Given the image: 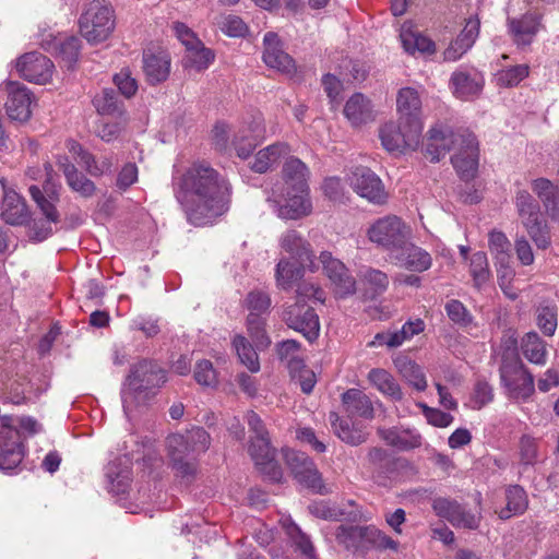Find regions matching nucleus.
<instances>
[{"instance_id": "nucleus-1", "label": "nucleus", "mask_w": 559, "mask_h": 559, "mask_svg": "<svg viewBox=\"0 0 559 559\" xmlns=\"http://www.w3.org/2000/svg\"><path fill=\"white\" fill-rule=\"evenodd\" d=\"M174 193L194 226L211 224L229 210L231 186L209 163L194 162L174 182Z\"/></svg>"}, {"instance_id": "nucleus-2", "label": "nucleus", "mask_w": 559, "mask_h": 559, "mask_svg": "<svg viewBox=\"0 0 559 559\" xmlns=\"http://www.w3.org/2000/svg\"><path fill=\"white\" fill-rule=\"evenodd\" d=\"M516 338L512 336L506 341L499 368L500 382L509 399L526 402L535 392V381L516 353Z\"/></svg>"}, {"instance_id": "nucleus-3", "label": "nucleus", "mask_w": 559, "mask_h": 559, "mask_svg": "<svg viewBox=\"0 0 559 559\" xmlns=\"http://www.w3.org/2000/svg\"><path fill=\"white\" fill-rule=\"evenodd\" d=\"M166 382V373L155 362L142 359L130 368L121 388V401L127 417L147 396V391L162 386Z\"/></svg>"}, {"instance_id": "nucleus-4", "label": "nucleus", "mask_w": 559, "mask_h": 559, "mask_svg": "<svg viewBox=\"0 0 559 559\" xmlns=\"http://www.w3.org/2000/svg\"><path fill=\"white\" fill-rule=\"evenodd\" d=\"M82 36L91 44L105 41L115 29L112 7L105 0L86 3L79 19Z\"/></svg>"}, {"instance_id": "nucleus-5", "label": "nucleus", "mask_w": 559, "mask_h": 559, "mask_svg": "<svg viewBox=\"0 0 559 559\" xmlns=\"http://www.w3.org/2000/svg\"><path fill=\"white\" fill-rule=\"evenodd\" d=\"M514 204L521 223L537 248L547 249L550 246V231L543 219L540 205L526 190H519L514 198Z\"/></svg>"}, {"instance_id": "nucleus-6", "label": "nucleus", "mask_w": 559, "mask_h": 559, "mask_svg": "<svg viewBox=\"0 0 559 559\" xmlns=\"http://www.w3.org/2000/svg\"><path fill=\"white\" fill-rule=\"evenodd\" d=\"M423 133V122L389 121L380 127L379 138L382 146L390 153H403L406 150H416Z\"/></svg>"}, {"instance_id": "nucleus-7", "label": "nucleus", "mask_w": 559, "mask_h": 559, "mask_svg": "<svg viewBox=\"0 0 559 559\" xmlns=\"http://www.w3.org/2000/svg\"><path fill=\"white\" fill-rule=\"evenodd\" d=\"M408 226L397 216L388 215L377 219L367 231L368 239L393 253L409 238Z\"/></svg>"}, {"instance_id": "nucleus-8", "label": "nucleus", "mask_w": 559, "mask_h": 559, "mask_svg": "<svg viewBox=\"0 0 559 559\" xmlns=\"http://www.w3.org/2000/svg\"><path fill=\"white\" fill-rule=\"evenodd\" d=\"M25 454L20 430L14 427V417L0 418V469L10 472L23 461Z\"/></svg>"}, {"instance_id": "nucleus-9", "label": "nucleus", "mask_w": 559, "mask_h": 559, "mask_svg": "<svg viewBox=\"0 0 559 559\" xmlns=\"http://www.w3.org/2000/svg\"><path fill=\"white\" fill-rule=\"evenodd\" d=\"M28 191L41 214L45 216V219L33 221L29 226V237L35 241H44L53 233L51 225L60 222V213L56 207V203L59 199L55 192H51L49 198H46L37 186H31Z\"/></svg>"}, {"instance_id": "nucleus-10", "label": "nucleus", "mask_w": 559, "mask_h": 559, "mask_svg": "<svg viewBox=\"0 0 559 559\" xmlns=\"http://www.w3.org/2000/svg\"><path fill=\"white\" fill-rule=\"evenodd\" d=\"M267 201L277 206L280 217L287 219L301 218L312 211L309 188L302 192L292 189H272V195L267 198Z\"/></svg>"}, {"instance_id": "nucleus-11", "label": "nucleus", "mask_w": 559, "mask_h": 559, "mask_svg": "<svg viewBox=\"0 0 559 559\" xmlns=\"http://www.w3.org/2000/svg\"><path fill=\"white\" fill-rule=\"evenodd\" d=\"M352 189L370 203L382 205L388 201V192L380 177L371 169L358 166L347 176Z\"/></svg>"}, {"instance_id": "nucleus-12", "label": "nucleus", "mask_w": 559, "mask_h": 559, "mask_svg": "<svg viewBox=\"0 0 559 559\" xmlns=\"http://www.w3.org/2000/svg\"><path fill=\"white\" fill-rule=\"evenodd\" d=\"M284 321L290 329L301 333L309 342L317 340L319 336L320 322L318 314L313 308L299 299L285 309Z\"/></svg>"}, {"instance_id": "nucleus-13", "label": "nucleus", "mask_w": 559, "mask_h": 559, "mask_svg": "<svg viewBox=\"0 0 559 559\" xmlns=\"http://www.w3.org/2000/svg\"><path fill=\"white\" fill-rule=\"evenodd\" d=\"M478 156L479 148L476 136L468 131H463L460 136L459 152L451 158L453 167L462 179L468 181L475 177L478 168Z\"/></svg>"}, {"instance_id": "nucleus-14", "label": "nucleus", "mask_w": 559, "mask_h": 559, "mask_svg": "<svg viewBox=\"0 0 559 559\" xmlns=\"http://www.w3.org/2000/svg\"><path fill=\"white\" fill-rule=\"evenodd\" d=\"M284 459L298 483L313 490L321 488V475L313 461L306 453L286 449L284 450Z\"/></svg>"}, {"instance_id": "nucleus-15", "label": "nucleus", "mask_w": 559, "mask_h": 559, "mask_svg": "<svg viewBox=\"0 0 559 559\" xmlns=\"http://www.w3.org/2000/svg\"><path fill=\"white\" fill-rule=\"evenodd\" d=\"M319 259L338 297L344 298L356 292V281L342 261L328 251H322Z\"/></svg>"}, {"instance_id": "nucleus-16", "label": "nucleus", "mask_w": 559, "mask_h": 559, "mask_svg": "<svg viewBox=\"0 0 559 559\" xmlns=\"http://www.w3.org/2000/svg\"><path fill=\"white\" fill-rule=\"evenodd\" d=\"M248 451L262 474L274 483L282 480L283 473L275 461V449L271 445L270 436L250 439Z\"/></svg>"}, {"instance_id": "nucleus-17", "label": "nucleus", "mask_w": 559, "mask_h": 559, "mask_svg": "<svg viewBox=\"0 0 559 559\" xmlns=\"http://www.w3.org/2000/svg\"><path fill=\"white\" fill-rule=\"evenodd\" d=\"M463 132L454 133L451 128L437 123L428 131L425 145V156L431 163L439 162L451 148L460 145V136Z\"/></svg>"}, {"instance_id": "nucleus-18", "label": "nucleus", "mask_w": 559, "mask_h": 559, "mask_svg": "<svg viewBox=\"0 0 559 559\" xmlns=\"http://www.w3.org/2000/svg\"><path fill=\"white\" fill-rule=\"evenodd\" d=\"M52 61L46 56L32 51L23 55L16 61V70L28 82L46 84L50 81L53 71Z\"/></svg>"}, {"instance_id": "nucleus-19", "label": "nucleus", "mask_w": 559, "mask_h": 559, "mask_svg": "<svg viewBox=\"0 0 559 559\" xmlns=\"http://www.w3.org/2000/svg\"><path fill=\"white\" fill-rule=\"evenodd\" d=\"M263 46V61L269 68L287 75L296 72V63L294 59L284 51L282 41L276 33H265Z\"/></svg>"}, {"instance_id": "nucleus-20", "label": "nucleus", "mask_w": 559, "mask_h": 559, "mask_svg": "<svg viewBox=\"0 0 559 559\" xmlns=\"http://www.w3.org/2000/svg\"><path fill=\"white\" fill-rule=\"evenodd\" d=\"M8 99L5 103L7 114L15 121H27L32 115L33 96L29 90L19 82L7 83Z\"/></svg>"}, {"instance_id": "nucleus-21", "label": "nucleus", "mask_w": 559, "mask_h": 559, "mask_svg": "<svg viewBox=\"0 0 559 559\" xmlns=\"http://www.w3.org/2000/svg\"><path fill=\"white\" fill-rule=\"evenodd\" d=\"M507 25L518 47L530 46L542 26L540 16L532 12L524 13L520 17H508Z\"/></svg>"}, {"instance_id": "nucleus-22", "label": "nucleus", "mask_w": 559, "mask_h": 559, "mask_svg": "<svg viewBox=\"0 0 559 559\" xmlns=\"http://www.w3.org/2000/svg\"><path fill=\"white\" fill-rule=\"evenodd\" d=\"M392 259L400 267L412 272H425L432 265V258L428 251L407 241L392 253Z\"/></svg>"}, {"instance_id": "nucleus-23", "label": "nucleus", "mask_w": 559, "mask_h": 559, "mask_svg": "<svg viewBox=\"0 0 559 559\" xmlns=\"http://www.w3.org/2000/svg\"><path fill=\"white\" fill-rule=\"evenodd\" d=\"M167 448L173 467L178 475L186 477L195 473V464L187 460V456L193 452L190 450V443L185 435L174 433L169 436L167 438Z\"/></svg>"}, {"instance_id": "nucleus-24", "label": "nucleus", "mask_w": 559, "mask_h": 559, "mask_svg": "<svg viewBox=\"0 0 559 559\" xmlns=\"http://www.w3.org/2000/svg\"><path fill=\"white\" fill-rule=\"evenodd\" d=\"M3 188V198L0 216L9 225H23L28 219V211L24 200L11 189H7L4 179L0 180Z\"/></svg>"}, {"instance_id": "nucleus-25", "label": "nucleus", "mask_w": 559, "mask_h": 559, "mask_svg": "<svg viewBox=\"0 0 559 559\" xmlns=\"http://www.w3.org/2000/svg\"><path fill=\"white\" fill-rule=\"evenodd\" d=\"M283 185L273 189H292L299 192L306 191L308 186L309 169L307 165L297 157L286 158L282 169Z\"/></svg>"}, {"instance_id": "nucleus-26", "label": "nucleus", "mask_w": 559, "mask_h": 559, "mask_svg": "<svg viewBox=\"0 0 559 559\" xmlns=\"http://www.w3.org/2000/svg\"><path fill=\"white\" fill-rule=\"evenodd\" d=\"M344 115L354 127H360L376 119L371 100L361 93L353 94L344 106Z\"/></svg>"}, {"instance_id": "nucleus-27", "label": "nucleus", "mask_w": 559, "mask_h": 559, "mask_svg": "<svg viewBox=\"0 0 559 559\" xmlns=\"http://www.w3.org/2000/svg\"><path fill=\"white\" fill-rule=\"evenodd\" d=\"M450 85L453 94L459 99L469 100L480 94L484 87V79L481 75H472L467 71L457 70L452 73Z\"/></svg>"}, {"instance_id": "nucleus-28", "label": "nucleus", "mask_w": 559, "mask_h": 559, "mask_svg": "<svg viewBox=\"0 0 559 559\" xmlns=\"http://www.w3.org/2000/svg\"><path fill=\"white\" fill-rule=\"evenodd\" d=\"M59 169L62 170L69 187L83 198H91L96 191L95 183L86 176L81 174L78 168L69 160V157L61 155L57 159Z\"/></svg>"}, {"instance_id": "nucleus-29", "label": "nucleus", "mask_w": 559, "mask_h": 559, "mask_svg": "<svg viewBox=\"0 0 559 559\" xmlns=\"http://www.w3.org/2000/svg\"><path fill=\"white\" fill-rule=\"evenodd\" d=\"M531 188L543 203L547 215L552 221H559V187L547 178H537L531 182Z\"/></svg>"}, {"instance_id": "nucleus-30", "label": "nucleus", "mask_w": 559, "mask_h": 559, "mask_svg": "<svg viewBox=\"0 0 559 559\" xmlns=\"http://www.w3.org/2000/svg\"><path fill=\"white\" fill-rule=\"evenodd\" d=\"M329 420L333 432L345 443L359 445L367 441L368 432L362 428L355 426L349 419L341 418L335 412L329 414Z\"/></svg>"}, {"instance_id": "nucleus-31", "label": "nucleus", "mask_w": 559, "mask_h": 559, "mask_svg": "<svg viewBox=\"0 0 559 559\" xmlns=\"http://www.w3.org/2000/svg\"><path fill=\"white\" fill-rule=\"evenodd\" d=\"M289 153L290 147L287 143L277 142L271 144L257 153L250 167L255 173L264 174L277 165L282 158L287 157Z\"/></svg>"}, {"instance_id": "nucleus-32", "label": "nucleus", "mask_w": 559, "mask_h": 559, "mask_svg": "<svg viewBox=\"0 0 559 559\" xmlns=\"http://www.w3.org/2000/svg\"><path fill=\"white\" fill-rule=\"evenodd\" d=\"M342 404L345 413L350 417H373L372 402L367 394L358 389H348L342 394Z\"/></svg>"}, {"instance_id": "nucleus-33", "label": "nucleus", "mask_w": 559, "mask_h": 559, "mask_svg": "<svg viewBox=\"0 0 559 559\" xmlns=\"http://www.w3.org/2000/svg\"><path fill=\"white\" fill-rule=\"evenodd\" d=\"M281 248L301 264L312 263L313 254L310 243L295 229L286 230L280 238Z\"/></svg>"}, {"instance_id": "nucleus-34", "label": "nucleus", "mask_w": 559, "mask_h": 559, "mask_svg": "<svg viewBox=\"0 0 559 559\" xmlns=\"http://www.w3.org/2000/svg\"><path fill=\"white\" fill-rule=\"evenodd\" d=\"M379 433L389 445L402 451L413 450L423 444V437L416 429L390 428L380 430Z\"/></svg>"}, {"instance_id": "nucleus-35", "label": "nucleus", "mask_w": 559, "mask_h": 559, "mask_svg": "<svg viewBox=\"0 0 559 559\" xmlns=\"http://www.w3.org/2000/svg\"><path fill=\"white\" fill-rule=\"evenodd\" d=\"M143 71L150 84L164 82L169 75L170 58L164 52L157 55L144 52Z\"/></svg>"}, {"instance_id": "nucleus-36", "label": "nucleus", "mask_w": 559, "mask_h": 559, "mask_svg": "<svg viewBox=\"0 0 559 559\" xmlns=\"http://www.w3.org/2000/svg\"><path fill=\"white\" fill-rule=\"evenodd\" d=\"M108 490L115 496L122 497L129 492L132 472L129 466H121L117 461L110 462L106 467Z\"/></svg>"}, {"instance_id": "nucleus-37", "label": "nucleus", "mask_w": 559, "mask_h": 559, "mask_svg": "<svg viewBox=\"0 0 559 559\" xmlns=\"http://www.w3.org/2000/svg\"><path fill=\"white\" fill-rule=\"evenodd\" d=\"M397 110L402 121L412 122V120H420L421 99L419 93L413 87H403L399 91Z\"/></svg>"}, {"instance_id": "nucleus-38", "label": "nucleus", "mask_w": 559, "mask_h": 559, "mask_svg": "<svg viewBox=\"0 0 559 559\" xmlns=\"http://www.w3.org/2000/svg\"><path fill=\"white\" fill-rule=\"evenodd\" d=\"M369 382L383 395L391 397L394 401H400L403 397L402 390L394 379V377L382 368H373L368 373Z\"/></svg>"}, {"instance_id": "nucleus-39", "label": "nucleus", "mask_w": 559, "mask_h": 559, "mask_svg": "<svg viewBox=\"0 0 559 559\" xmlns=\"http://www.w3.org/2000/svg\"><path fill=\"white\" fill-rule=\"evenodd\" d=\"M507 506L498 512L501 520H508L513 515L523 514L528 507L525 490L519 485H510L506 489Z\"/></svg>"}, {"instance_id": "nucleus-40", "label": "nucleus", "mask_w": 559, "mask_h": 559, "mask_svg": "<svg viewBox=\"0 0 559 559\" xmlns=\"http://www.w3.org/2000/svg\"><path fill=\"white\" fill-rule=\"evenodd\" d=\"M521 352L531 364L544 366L547 361L546 343L536 332H528L522 337Z\"/></svg>"}, {"instance_id": "nucleus-41", "label": "nucleus", "mask_w": 559, "mask_h": 559, "mask_svg": "<svg viewBox=\"0 0 559 559\" xmlns=\"http://www.w3.org/2000/svg\"><path fill=\"white\" fill-rule=\"evenodd\" d=\"M93 105L97 112L103 116L122 117L124 112L123 102L112 88H104L99 94L95 95Z\"/></svg>"}, {"instance_id": "nucleus-42", "label": "nucleus", "mask_w": 559, "mask_h": 559, "mask_svg": "<svg viewBox=\"0 0 559 559\" xmlns=\"http://www.w3.org/2000/svg\"><path fill=\"white\" fill-rule=\"evenodd\" d=\"M400 37L404 49L412 55L416 51L423 55H432L436 52L435 41L419 33L403 27Z\"/></svg>"}, {"instance_id": "nucleus-43", "label": "nucleus", "mask_w": 559, "mask_h": 559, "mask_svg": "<svg viewBox=\"0 0 559 559\" xmlns=\"http://www.w3.org/2000/svg\"><path fill=\"white\" fill-rule=\"evenodd\" d=\"M362 537V550H399V542L374 526H365Z\"/></svg>"}, {"instance_id": "nucleus-44", "label": "nucleus", "mask_w": 559, "mask_h": 559, "mask_svg": "<svg viewBox=\"0 0 559 559\" xmlns=\"http://www.w3.org/2000/svg\"><path fill=\"white\" fill-rule=\"evenodd\" d=\"M469 274L473 278L474 287L478 290L484 288L490 281V269L487 254L477 251L471 257Z\"/></svg>"}, {"instance_id": "nucleus-45", "label": "nucleus", "mask_w": 559, "mask_h": 559, "mask_svg": "<svg viewBox=\"0 0 559 559\" xmlns=\"http://www.w3.org/2000/svg\"><path fill=\"white\" fill-rule=\"evenodd\" d=\"M78 150L81 163L91 176L99 177L112 171L114 158L111 156H103L97 160L94 155L84 151L82 146L78 145Z\"/></svg>"}, {"instance_id": "nucleus-46", "label": "nucleus", "mask_w": 559, "mask_h": 559, "mask_svg": "<svg viewBox=\"0 0 559 559\" xmlns=\"http://www.w3.org/2000/svg\"><path fill=\"white\" fill-rule=\"evenodd\" d=\"M364 527L354 525H338L335 531L337 543L348 550H362Z\"/></svg>"}, {"instance_id": "nucleus-47", "label": "nucleus", "mask_w": 559, "mask_h": 559, "mask_svg": "<svg viewBox=\"0 0 559 559\" xmlns=\"http://www.w3.org/2000/svg\"><path fill=\"white\" fill-rule=\"evenodd\" d=\"M536 322L546 336H552L558 325V308L556 304L542 302L536 310Z\"/></svg>"}, {"instance_id": "nucleus-48", "label": "nucleus", "mask_w": 559, "mask_h": 559, "mask_svg": "<svg viewBox=\"0 0 559 559\" xmlns=\"http://www.w3.org/2000/svg\"><path fill=\"white\" fill-rule=\"evenodd\" d=\"M488 245L495 255L496 265H506L511 261V242L504 233L492 230L489 233Z\"/></svg>"}, {"instance_id": "nucleus-49", "label": "nucleus", "mask_w": 559, "mask_h": 559, "mask_svg": "<svg viewBox=\"0 0 559 559\" xmlns=\"http://www.w3.org/2000/svg\"><path fill=\"white\" fill-rule=\"evenodd\" d=\"M301 269L286 258L278 261L275 270V280L280 288L285 290L292 288L294 283L301 277Z\"/></svg>"}, {"instance_id": "nucleus-50", "label": "nucleus", "mask_w": 559, "mask_h": 559, "mask_svg": "<svg viewBox=\"0 0 559 559\" xmlns=\"http://www.w3.org/2000/svg\"><path fill=\"white\" fill-rule=\"evenodd\" d=\"M214 60V53L211 49L205 48L202 43L200 46H192L187 49V53L183 58L185 68L194 69L201 71L206 69Z\"/></svg>"}, {"instance_id": "nucleus-51", "label": "nucleus", "mask_w": 559, "mask_h": 559, "mask_svg": "<svg viewBox=\"0 0 559 559\" xmlns=\"http://www.w3.org/2000/svg\"><path fill=\"white\" fill-rule=\"evenodd\" d=\"M233 345L241 361L251 372L260 370L259 357L253 346L247 341L245 336L236 335L233 340Z\"/></svg>"}, {"instance_id": "nucleus-52", "label": "nucleus", "mask_w": 559, "mask_h": 559, "mask_svg": "<svg viewBox=\"0 0 559 559\" xmlns=\"http://www.w3.org/2000/svg\"><path fill=\"white\" fill-rule=\"evenodd\" d=\"M80 48L81 40L75 36L57 39L53 44V49L69 69L78 61Z\"/></svg>"}, {"instance_id": "nucleus-53", "label": "nucleus", "mask_w": 559, "mask_h": 559, "mask_svg": "<svg viewBox=\"0 0 559 559\" xmlns=\"http://www.w3.org/2000/svg\"><path fill=\"white\" fill-rule=\"evenodd\" d=\"M530 67L527 64H516L499 70L495 74L497 85L500 87H513L528 76Z\"/></svg>"}, {"instance_id": "nucleus-54", "label": "nucleus", "mask_w": 559, "mask_h": 559, "mask_svg": "<svg viewBox=\"0 0 559 559\" xmlns=\"http://www.w3.org/2000/svg\"><path fill=\"white\" fill-rule=\"evenodd\" d=\"M247 328L257 348L263 349L270 345L271 341L265 332V319L263 317L257 316L255 312L248 314Z\"/></svg>"}, {"instance_id": "nucleus-55", "label": "nucleus", "mask_w": 559, "mask_h": 559, "mask_svg": "<svg viewBox=\"0 0 559 559\" xmlns=\"http://www.w3.org/2000/svg\"><path fill=\"white\" fill-rule=\"evenodd\" d=\"M399 370L402 377L417 391L426 390V377L421 368L417 364L411 360H405L399 364Z\"/></svg>"}, {"instance_id": "nucleus-56", "label": "nucleus", "mask_w": 559, "mask_h": 559, "mask_svg": "<svg viewBox=\"0 0 559 559\" xmlns=\"http://www.w3.org/2000/svg\"><path fill=\"white\" fill-rule=\"evenodd\" d=\"M246 307L249 314L263 317L266 314L271 307V297L266 292L254 289L247 295Z\"/></svg>"}, {"instance_id": "nucleus-57", "label": "nucleus", "mask_w": 559, "mask_h": 559, "mask_svg": "<svg viewBox=\"0 0 559 559\" xmlns=\"http://www.w3.org/2000/svg\"><path fill=\"white\" fill-rule=\"evenodd\" d=\"M361 280L374 295L384 293L389 286L388 275L372 267H367L361 272Z\"/></svg>"}, {"instance_id": "nucleus-58", "label": "nucleus", "mask_w": 559, "mask_h": 559, "mask_svg": "<svg viewBox=\"0 0 559 559\" xmlns=\"http://www.w3.org/2000/svg\"><path fill=\"white\" fill-rule=\"evenodd\" d=\"M258 143V138L253 135L250 130L239 131L234 139L236 153L242 159H246L250 156V154L257 147Z\"/></svg>"}, {"instance_id": "nucleus-59", "label": "nucleus", "mask_w": 559, "mask_h": 559, "mask_svg": "<svg viewBox=\"0 0 559 559\" xmlns=\"http://www.w3.org/2000/svg\"><path fill=\"white\" fill-rule=\"evenodd\" d=\"M193 376L195 381L202 386L214 388L218 382L216 370L207 359L200 360L195 365Z\"/></svg>"}, {"instance_id": "nucleus-60", "label": "nucleus", "mask_w": 559, "mask_h": 559, "mask_svg": "<svg viewBox=\"0 0 559 559\" xmlns=\"http://www.w3.org/2000/svg\"><path fill=\"white\" fill-rule=\"evenodd\" d=\"M461 504L453 499L438 497L432 501V509L436 514L442 519H445L452 524V520L456 518L460 512Z\"/></svg>"}, {"instance_id": "nucleus-61", "label": "nucleus", "mask_w": 559, "mask_h": 559, "mask_svg": "<svg viewBox=\"0 0 559 559\" xmlns=\"http://www.w3.org/2000/svg\"><path fill=\"white\" fill-rule=\"evenodd\" d=\"M538 443L537 439L530 435H523L519 442L520 461L524 465H533L537 460Z\"/></svg>"}, {"instance_id": "nucleus-62", "label": "nucleus", "mask_w": 559, "mask_h": 559, "mask_svg": "<svg viewBox=\"0 0 559 559\" xmlns=\"http://www.w3.org/2000/svg\"><path fill=\"white\" fill-rule=\"evenodd\" d=\"M287 534L295 544V546L307 556L309 559H314V548L309 538L296 524H290L287 527Z\"/></svg>"}, {"instance_id": "nucleus-63", "label": "nucleus", "mask_w": 559, "mask_h": 559, "mask_svg": "<svg viewBox=\"0 0 559 559\" xmlns=\"http://www.w3.org/2000/svg\"><path fill=\"white\" fill-rule=\"evenodd\" d=\"M185 436L187 437V441L190 443V450H192L193 453L205 452L210 447L211 437L202 427H193L188 430Z\"/></svg>"}, {"instance_id": "nucleus-64", "label": "nucleus", "mask_w": 559, "mask_h": 559, "mask_svg": "<svg viewBox=\"0 0 559 559\" xmlns=\"http://www.w3.org/2000/svg\"><path fill=\"white\" fill-rule=\"evenodd\" d=\"M480 20L477 15L471 16L466 20L464 28L457 35L456 39L464 44L465 47L472 48L479 36Z\"/></svg>"}]
</instances>
